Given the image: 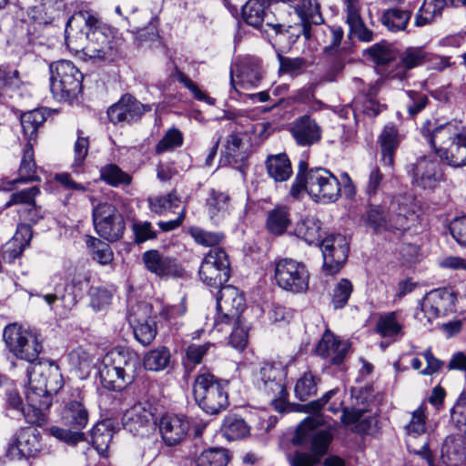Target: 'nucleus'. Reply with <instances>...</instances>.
<instances>
[{"label": "nucleus", "mask_w": 466, "mask_h": 466, "mask_svg": "<svg viewBox=\"0 0 466 466\" xmlns=\"http://www.w3.org/2000/svg\"><path fill=\"white\" fill-rule=\"evenodd\" d=\"M377 331L385 338H396L402 335V325L396 312L381 315L376 325Z\"/></svg>", "instance_id": "obj_46"}, {"label": "nucleus", "mask_w": 466, "mask_h": 466, "mask_svg": "<svg viewBox=\"0 0 466 466\" xmlns=\"http://www.w3.org/2000/svg\"><path fill=\"white\" fill-rule=\"evenodd\" d=\"M410 16V11L390 9L384 13L382 16V23L390 31L396 32L404 30Z\"/></svg>", "instance_id": "obj_51"}, {"label": "nucleus", "mask_w": 466, "mask_h": 466, "mask_svg": "<svg viewBox=\"0 0 466 466\" xmlns=\"http://www.w3.org/2000/svg\"><path fill=\"white\" fill-rule=\"evenodd\" d=\"M451 417L459 431H466V389L451 409Z\"/></svg>", "instance_id": "obj_64"}, {"label": "nucleus", "mask_w": 466, "mask_h": 466, "mask_svg": "<svg viewBox=\"0 0 466 466\" xmlns=\"http://www.w3.org/2000/svg\"><path fill=\"white\" fill-rule=\"evenodd\" d=\"M287 4H292V6L299 17L304 32L309 25H319L323 21L320 13L319 0H292Z\"/></svg>", "instance_id": "obj_31"}, {"label": "nucleus", "mask_w": 466, "mask_h": 466, "mask_svg": "<svg viewBox=\"0 0 466 466\" xmlns=\"http://www.w3.org/2000/svg\"><path fill=\"white\" fill-rule=\"evenodd\" d=\"M63 387V379L57 364L51 360L35 363L28 371V398L33 401L40 400V395L56 394Z\"/></svg>", "instance_id": "obj_6"}, {"label": "nucleus", "mask_w": 466, "mask_h": 466, "mask_svg": "<svg viewBox=\"0 0 466 466\" xmlns=\"http://www.w3.org/2000/svg\"><path fill=\"white\" fill-rule=\"evenodd\" d=\"M25 399L27 406L21 410V414L25 417V420L30 424L42 425L45 420L44 411L52 405V397L49 395H40V400L33 401L28 398V391L25 392Z\"/></svg>", "instance_id": "obj_36"}, {"label": "nucleus", "mask_w": 466, "mask_h": 466, "mask_svg": "<svg viewBox=\"0 0 466 466\" xmlns=\"http://www.w3.org/2000/svg\"><path fill=\"white\" fill-rule=\"evenodd\" d=\"M89 276L87 273H76L72 279L70 284L66 286V291L69 293L62 296L65 302L66 311H69L77 302L78 299L84 294L88 287Z\"/></svg>", "instance_id": "obj_41"}, {"label": "nucleus", "mask_w": 466, "mask_h": 466, "mask_svg": "<svg viewBox=\"0 0 466 466\" xmlns=\"http://www.w3.org/2000/svg\"><path fill=\"white\" fill-rule=\"evenodd\" d=\"M218 315L215 326L229 325L233 319L242 318L240 312L245 308V299L233 286H221L217 295Z\"/></svg>", "instance_id": "obj_15"}, {"label": "nucleus", "mask_w": 466, "mask_h": 466, "mask_svg": "<svg viewBox=\"0 0 466 466\" xmlns=\"http://www.w3.org/2000/svg\"><path fill=\"white\" fill-rule=\"evenodd\" d=\"M88 419V411L80 400H71L63 409L62 420L64 423L77 431H81L87 425Z\"/></svg>", "instance_id": "obj_32"}, {"label": "nucleus", "mask_w": 466, "mask_h": 466, "mask_svg": "<svg viewBox=\"0 0 466 466\" xmlns=\"http://www.w3.org/2000/svg\"><path fill=\"white\" fill-rule=\"evenodd\" d=\"M321 223L314 217H307L297 223L294 234L309 244L317 243L320 238Z\"/></svg>", "instance_id": "obj_42"}, {"label": "nucleus", "mask_w": 466, "mask_h": 466, "mask_svg": "<svg viewBox=\"0 0 466 466\" xmlns=\"http://www.w3.org/2000/svg\"><path fill=\"white\" fill-rule=\"evenodd\" d=\"M101 364L112 366L116 370H122V372L127 377L130 375L136 376L137 369L139 366L137 358L129 350L121 348H116L108 351L103 357Z\"/></svg>", "instance_id": "obj_27"}, {"label": "nucleus", "mask_w": 466, "mask_h": 466, "mask_svg": "<svg viewBox=\"0 0 466 466\" xmlns=\"http://www.w3.org/2000/svg\"><path fill=\"white\" fill-rule=\"evenodd\" d=\"M100 178L113 187L129 185L132 180L130 175L122 171V169L115 164H108L101 167Z\"/></svg>", "instance_id": "obj_50"}, {"label": "nucleus", "mask_w": 466, "mask_h": 466, "mask_svg": "<svg viewBox=\"0 0 466 466\" xmlns=\"http://www.w3.org/2000/svg\"><path fill=\"white\" fill-rule=\"evenodd\" d=\"M337 392V390H329L320 399L304 406V410L313 415L305 418L298 425L292 443L302 447L309 446L312 453L295 452L289 461L291 466H315L328 451L333 439L334 427L325 420L319 411Z\"/></svg>", "instance_id": "obj_2"}, {"label": "nucleus", "mask_w": 466, "mask_h": 466, "mask_svg": "<svg viewBox=\"0 0 466 466\" xmlns=\"http://www.w3.org/2000/svg\"><path fill=\"white\" fill-rule=\"evenodd\" d=\"M291 364L264 362L254 372V382L272 401L284 400L287 396L285 379L287 369Z\"/></svg>", "instance_id": "obj_10"}, {"label": "nucleus", "mask_w": 466, "mask_h": 466, "mask_svg": "<svg viewBox=\"0 0 466 466\" xmlns=\"http://www.w3.org/2000/svg\"><path fill=\"white\" fill-rule=\"evenodd\" d=\"M221 432L228 441H236L245 437L249 432V427L242 418L231 414L224 419Z\"/></svg>", "instance_id": "obj_43"}, {"label": "nucleus", "mask_w": 466, "mask_h": 466, "mask_svg": "<svg viewBox=\"0 0 466 466\" xmlns=\"http://www.w3.org/2000/svg\"><path fill=\"white\" fill-rule=\"evenodd\" d=\"M229 259L225 250L210 249L200 265L199 277L208 286L221 287L229 279Z\"/></svg>", "instance_id": "obj_12"}, {"label": "nucleus", "mask_w": 466, "mask_h": 466, "mask_svg": "<svg viewBox=\"0 0 466 466\" xmlns=\"http://www.w3.org/2000/svg\"><path fill=\"white\" fill-rule=\"evenodd\" d=\"M261 79V61L256 57H245L230 69V84L238 93L257 87Z\"/></svg>", "instance_id": "obj_17"}, {"label": "nucleus", "mask_w": 466, "mask_h": 466, "mask_svg": "<svg viewBox=\"0 0 466 466\" xmlns=\"http://www.w3.org/2000/svg\"><path fill=\"white\" fill-rule=\"evenodd\" d=\"M169 360V350L166 347H161L149 351L145 356L144 365L149 370L158 371L167 368Z\"/></svg>", "instance_id": "obj_54"}, {"label": "nucleus", "mask_w": 466, "mask_h": 466, "mask_svg": "<svg viewBox=\"0 0 466 466\" xmlns=\"http://www.w3.org/2000/svg\"><path fill=\"white\" fill-rule=\"evenodd\" d=\"M50 89L58 100H72L82 91L83 75L68 60L54 62L49 66Z\"/></svg>", "instance_id": "obj_5"}, {"label": "nucleus", "mask_w": 466, "mask_h": 466, "mask_svg": "<svg viewBox=\"0 0 466 466\" xmlns=\"http://www.w3.org/2000/svg\"><path fill=\"white\" fill-rule=\"evenodd\" d=\"M291 133L299 146L309 147L321 139L322 129L315 119L304 115L295 121Z\"/></svg>", "instance_id": "obj_26"}, {"label": "nucleus", "mask_w": 466, "mask_h": 466, "mask_svg": "<svg viewBox=\"0 0 466 466\" xmlns=\"http://www.w3.org/2000/svg\"><path fill=\"white\" fill-rule=\"evenodd\" d=\"M148 202L152 212L162 215L177 208L181 200L175 192H170L166 196L149 198Z\"/></svg>", "instance_id": "obj_53"}, {"label": "nucleus", "mask_w": 466, "mask_h": 466, "mask_svg": "<svg viewBox=\"0 0 466 466\" xmlns=\"http://www.w3.org/2000/svg\"><path fill=\"white\" fill-rule=\"evenodd\" d=\"M266 167L269 177L277 182L288 180L292 174L291 163L286 154L269 156Z\"/></svg>", "instance_id": "obj_39"}, {"label": "nucleus", "mask_w": 466, "mask_h": 466, "mask_svg": "<svg viewBox=\"0 0 466 466\" xmlns=\"http://www.w3.org/2000/svg\"><path fill=\"white\" fill-rule=\"evenodd\" d=\"M323 269L327 274L333 275L340 269L348 258L349 244L341 234L329 235L321 242Z\"/></svg>", "instance_id": "obj_18"}, {"label": "nucleus", "mask_w": 466, "mask_h": 466, "mask_svg": "<svg viewBox=\"0 0 466 466\" xmlns=\"http://www.w3.org/2000/svg\"><path fill=\"white\" fill-rule=\"evenodd\" d=\"M246 134L232 133L229 135L224 145L223 153L230 163L242 164L248 156V145L245 142Z\"/></svg>", "instance_id": "obj_34"}, {"label": "nucleus", "mask_w": 466, "mask_h": 466, "mask_svg": "<svg viewBox=\"0 0 466 466\" xmlns=\"http://www.w3.org/2000/svg\"><path fill=\"white\" fill-rule=\"evenodd\" d=\"M230 197L228 194L211 189L206 199V208L211 220L218 221L228 211Z\"/></svg>", "instance_id": "obj_40"}, {"label": "nucleus", "mask_w": 466, "mask_h": 466, "mask_svg": "<svg viewBox=\"0 0 466 466\" xmlns=\"http://www.w3.org/2000/svg\"><path fill=\"white\" fill-rule=\"evenodd\" d=\"M93 222L96 233L109 241L117 240L125 229V222L115 206L99 203L93 208Z\"/></svg>", "instance_id": "obj_13"}, {"label": "nucleus", "mask_w": 466, "mask_h": 466, "mask_svg": "<svg viewBox=\"0 0 466 466\" xmlns=\"http://www.w3.org/2000/svg\"><path fill=\"white\" fill-rule=\"evenodd\" d=\"M381 160L386 167H393L395 152L400 142V136L394 126H386L380 138Z\"/></svg>", "instance_id": "obj_33"}, {"label": "nucleus", "mask_w": 466, "mask_h": 466, "mask_svg": "<svg viewBox=\"0 0 466 466\" xmlns=\"http://www.w3.org/2000/svg\"><path fill=\"white\" fill-rule=\"evenodd\" d=\"M445 5L446 0H424L416 15L415 25L423 26L431 23L435 17L441 15Z\"/></svg>", "instance_id": "obj_45"}, {"label": "nucleus", "mask_w": 466, "mask_h": 466, "mask_svg": "<svg viewBox=\"0 0 466 466\" xmlns=\"http://www.w3.org/2000/svg\"><path fill=\"white\" fill-rule=\"evenodd\" d=\"M242 17L248 25L266 33L269 30L276 34L282 31V25L268 9L267 0H248L242 8Z\"/></svg>", "instance_id": "obj_16"}, {"label": "nucleus", "mask_w": 466, "mask_h": 466, "mask_svg": "<svg viewBox=\"0 0 466 466\" xmlns=\"http://www.w3.org/2000/svg\"><path fill=\"white\" fill-rule=\"evenodd\" d=\"M233 329L229 335V344L238 350H243L248 343V324L243 318L232 320Z\"/></svg>", "instance_id": "obj_52"}, {"label": "nucleus", "mask_w": 466, "mask_h": 466, "mask_svg": "<svg viewBox=\"0 0 466 466\" xmlns=\"http://www.w3.org/2000/svg\"><path fill=\"white\" fill-rule=\"evenodd\" d=\"M229 461L227 450L209 449L203 451L196 461V466H226Z\"/></svg>", "instance_id": "obj_55"}, {"label": "nucleus", "mask_w": 466, "mask_h": 466, "mask_svg": "<svg viewBox=\"0 0 466 466\" xmlns=\"http://www.w3.org/2000/svg\"><path fill=\"white\" fill-rule=\"evenodd\" d=\"M4 339L7 348L16 358L28 362L37 360L43 349L42 339L36 331L23 329L16 324L5 327Z\"/></svg>", "instance_id": "obj_8"}, {"label": "nucleus", "mask_w": 466, "mask_h": 466, "mask_svg": "<svg viewBox=\"0 0 466 466\" xmlns=\"http://www.w3.org/2000/svg\"><path fill=\"white\" fill-rule=\"evenodd\" d=\"M150 110V106L143 105L131 96L126 95L123 96L117 103L108 108L107 116L113 123H129L137 121L145 112Z\"/></svg>", "instance_id": "obj_22"}, {"label": "nucleus", "mask_w": 466, "mask_h": 466, "mask_svg": "<svg viewBox=\"0 0 466 466\" xmlns=\"http://www.w3.org/2000/svg\"><path fill=\"white\" fill-rule=\"evenodd\" d=\"M307 192L316 202H335L340 197L339 181L325 168L310 169L307 172Z\"/></svg>", "instance_id": "obj_11"}, {"label": "nucleus", "mask_w": 466, "mask_h": 466, "mask_svg": "<svg viewBox=\"0 0 466 466\" xmlns=\"http://www.w3.org/2000/svg\"><path fill=\"white\" fill-rule=\"evenodd\" d=\"M406 96L405 106L410 116L418 115L429 103L428 96L422 92L410 90L406 92Z\"/></svg>", "instance_id": "obj_60"}, {"label": "nucleus", "mask_w": 466, "mask_h": 466, "mask_svg": "<svg viewBox=\"0 0 466 466\" xmlns=\"http://www.w3.org/2000/svg\"><path fill=\"white\" fill-rule=\"evenodd\" d=\"M66 44L76 54L90 60L114 59L117 50L113 30L89 11L74 14L66 23Z\"/></svg>", "instance_id": "obj_1"}, {"label": "nucleus", "mask_w": 466, "mask_h": 466, "mask_svg": "<svg viewBox=\"0 0 466 466\" xmlns=\"http://www.w3.org/2000/svg\"><path fill=\"white\" fill-rule=\"evenodd\" d=\"M188 232L198 244L205 247L218 245L224 238L220 232L207 231L198 227L190 228Z\"/></svg>", "instance_id": "obj_61"}, {"label": "nucleus", "mask_w": 466, "mask_h": 466, "mask_svg": "<svg viewBox=\"0 0 466 466\" xmlns=\"http://www.w3.org/2000/svg\"><path fill=\"white\" fill-rule=\"evenodd\" d=\"M36 164L35 162L33 143H27L22 156L19 167V180L33 181L36 179Z\"/></svg>", "instance_id": "obj_49"}, {"label": "nucleus", "mask_w": 466, "mask_h": 466, "mask_svg": "<svg viewBox=\"0 0 466 466\" xmlns=\"http://www.w3.org/2000/svg\"><path fill=\"white\" fill-rule=\"evenodd\" d=\"M368 54L379 65H386L395 58V52L386 43L376 44L368 49Z\"/></svg>", "instance_id": "obj_63"}, {"label": "nucleus", "mask_w": 466, "mask_h": 466, "mask_svg": "<svg viewBox=\"0 0 466 466\" xmlns=\"http://www.w3.org/2000/svg\"><path fill=\"white\" fill-rule=\"evenodd\" d=\"M413 186L425 190H434L445 180L440 161L431 157H420L410 166Z\"/></svg>", "instance_id": "obj_14"}, {"label": "nucleus", "mask_w": 466, "mask_h": 466, "mask_svg": "<svg viewBox=\"0 0 466 466\" xmlns=\"http://www.w3.org/2000/svg\"><path fill=\"white\" fill-rule=\"evenodd\" d=\"M329 44L324 47L326 56L334 57L332 63L336 70L342 69L345 60V52L339 48L343 37V30L340 26H331L329 28L327 35Z\"/></svg>", "instance_id": "obj_38"}, {"label": "nucleus", "mask_w": 466, "mask_h": 466, "mask_svg": "<svg viewBox=\"0 0 466 466\" xmlns=\"http://www.w3.org/2000/svg\"><path fill=\"white\" fill-rule=\"evenodd\" d=\"M184 137L180 130L169 128L156 146V152L161 154L173 151L183 145Z\"/></svg>", "instance_id": "obj_56"}, {"label": "nucleus", "mask_w": 466, "mask_h": 466, "mask_svg": "<svg viewBox=\"0 0 466 466\" xmlns=\"http://www.w3.org/2000/svg\"><path fill=\"white\" fill-rule=\"evenodd\" d=\"M172 76L175 77L180 83H182L191 92V94L197 100L203 101L211 106L215 104L216 100L214 98L208 96L204 91H202L198 86L196 83H194L184 73L178 70L177 67L174 68Z\"/></svg>", "instance_id": "obj_58"}, {"label": "nucleus", "mask_w": 466, "mask_h": 466, "mask_svg": "<svg viewBox=\"0 0 466 466\" xmlns=\"http://www.w3.org/2000/svg\"><path fill=\"white\" fill-rule=\"evenodd\" d=\"M32 238L31 228L27 225L17 227L16 232L4 247L3 258L12 263L20 257L24 249L29 245Z\"/></svg>", "instance_id": "obj_30"}, {"label": "nucleus", "mask_w": 466, "mask_h": 466, "mask_svg": "<svg viewBox=\"0 0 466 466\" xmlns=\"http://www.w3.org/2000/svg\"><path fill=\"white\" fill-rule=\"evenodd\" d=\"M353 291V285L348 279H341L334 287L332 304L335 309H342Z\"/></svg>", "instance_id": "obj_59"}, {"label": "nucleus", "mask_w": 466, "mask_h": 466, "mask_svg": "<svg viewBox=\"0 0 466 466\" xmlns=\"http://www.w3.org/2000/svg\"><path fill=\"white\" fill-rule=\"evenodd\" d=\"M430 126V122L423 125L421 134L440 161L453 168L466 167V129L462 123L434 124L432 128Z\"/></svg>", "instance_id": "obj_3"}, {"label": "nucleus", "mask_w": 466, "mask_h": 466, "mask_svg": "<svg viewBox=\"0 0 466 466\" xmlns=\"http://www.w3.org/2000/svg\"><path fill=\"white\" fill-rule=\"evenodd\" d=\"M448 436L441 447V458L449 466H458L466 458V431Z\"/></svg>", "instance_id": "obj_28"}, {"label": "nucleus", "mask_w": 466, "mask_h": 466, "mask_svg": "<svg viewBox=\"0 0 466 466\" xmlns=\"http://www.w3.org/2000/svg\"><path fill=\"white\" fill-rule=\"evenodd\" d=\"M291 224L289 208L279 205L268 212L266 219L267 230L275 236L283 235Z\"/></svg>", "instance_id": "obj_37"}, {"label": "nucleus", "mask_w": 466, "mask_h": 466, "mask_svg": "<svg viewBox=\"0 0 466 466\" xmlns=\"http://www.w3.org/2000/svg\"><path fill=\"white\" fill-rule=\"evenodd\" d=\"M142 260L146 268L158 277L177 276L181 271L176 258L167 256L157 249L144 252Z\"/></svg>", "instance_id": "obj_24"}, {"label": "nucleus", "mask_w": 466, "mask_h": 466, "mask_svg": "<svg viewBox=\"0 0 466 466\" xmlns=\"http://www.w3.org/2000/svg\"><path fill=\"white\" fill-rule=\"evenodd\" d=\"M46 121L44 113L39 109L31 110L21 115L20 122L27 143L36 137L39 127Z\"/></svg>", "instance_id": "obj_44"}, {"label": "nucleus", "mask_w": 466, "mask_h": 466, "mask_svg": "<svg viewBox=\"0 0 466 466\" xmlns=\"http://www.w3.org/2000/svg\"><path fill=\"white\" fill-rule=\"evenodd\" d=\"M318 378L311 372H304L296 381L295 396L300 400H306L317 392Z\"/></svg>", "instance_id": "obj_47"}, {"label": "nucleus", "mask_w": 466, "mask_h": 466, "mask_svg": "<svg viewBox=\"0 0 466 466\" xmlns=\"http://www.w3.org/2000/svg\"><path fill=\"white\" fill-rule=\"evenodd\" d=\"M135 319L129 317V322L133 325V332L136 339L143 346L149 345L157 335V328L154 322L135 323Z\"/></svg>", "instance_id": "obj_57"}, {"label": "nucleus", "mask_w": 466, "mask_h": 466, "mask_svg": "<svg viewBox=\"0 0 466 466\" xmlns=\"http://www.w3.org/2000/svg\"><path fill=\"white\" fill-rule=\"evenodd\" d=\"M350 344L337 338L329 330H326L316 347V353L332 365L343 362Z\"/></svg>", "instance_id": "obj_23"}, {"label": "nucleus", "mask_w": 466, "mask_h": 466, "mask_svg": "<svg viewBox=\"0 0 466 466\" xmlns=\"http://www.w3.org/2000/svg\"><path fill=\"white\" fill-rule=\"evenodd\" d=\"M189 429L187 418L177 415H165L159 424V431L164 442L174 446L185 440Z\"/></svg>", "instance_id": "obj_25"}, {"label": "nucleus", "mask_w": 466, "mask_h": 466, "mask_svg": "<svg viewBox=\"0 0 466 466\" xmlns=\"http://www.w3.org/2000/svg\"><path fill=\"white\" fill-rule=\"evenodd\" d=\"M228 382L205 371L193 383V395L198 406L208 415H218L228 406Z\"/></svg>", "instance_id": "obj_4"}, {"label": "nucleus", "mask_w": 466, "mask_h": 466, "mask_svg": "<svg viewBox=\"0 0 466 466\" xmlns=\"http://www.w3.org/2000/svg\"><path fill=\"white\" fill-rule=\"evenodd\" d=\"M274 279L281 289L293 294L305 293L309 289L307 266L292 258H280L275 262Z\"/></svg>", "instance_id": "obj_9"}, {"label": "nucleus", "mask_w": 466, "mask_h": 466, "mask_svg": "<svg viewBox=\"0 0 466 466\" xmlns=\"http://www.w3.org/2000/svg\"><path fill=\"white\" fill-rule=\"evenodd\" d=\"M412 213L410 208L400 201V198H395L390 203L388 214L385 213L383 207L370 204L364 219L375 232H382L390 228L404 230L409 228L408 217Z\"/></svg>", "instance_id": "obj_7"}, {"label": "nucleus", "mask_w": 466, "mask_h": 466, "mask_svg": "<svg viewBox=\"0 0 466 466\" xmlns=\"http://www.w3.org/2000/svg\"><path fill=\"white\" fill-rule=\"evenodd\" d=\"M40 451V435L35 428L20 429L9 442L6 454L13 460L35 457Z\"/></svg>", "instance_id": "obj_20"}, {"label": "nucleus", "mask_w": 466, "mask_h": 466, "mask_svg": "<svg viewBox=\"0 0 466 466\" xmlns=\"http://www.w3.org/2000/svg\"><path fill=\"white\" fill-rule=\"evenodd\" d=\"M456 293L451 289H438L423 298L420 308L429 321L455 310Z\"/></svg>", "instance_id": "obj_19"}, {"label": "nucleus", "mask_w": 466, "mask_h": 466, "mask_svg": "<svg viewBox=\"0 0 466 466\" xmlns=\"http://www.w3.org/2000/svg\"><path fill=\"white\" fill-rule=\"evenodd\" d=\"M109 426V421H103L92 429V442L100 454H104L107 451L113 438V431Z\"/></svg>", "instance_id": "obj_48"}, {"label": "nucleus", "mask_w": 466, "mask_h": 466, "mask_svg": "<svg viewBox=\"0 0 466 466\" xmlns=\"http://www.w3.org/2000/svg\"><path fill=\"white\" fill-rule=\"evenodd\" d=\"M153 417L151 406L148 403L139 402L124 412L122 425L134 436H143L151 428Z\"/></svg>", "instance_id": "obj_21"}, {"label": "nucleus", "mask_w": 466, "mask_h": 466, "mask_svg": "<svg viewBox=\"0 0 466 466\" xmlns=\"http://www.w3.org/2000/svg\"><path fill=\"white\" fill-rule=\"evenodd\" d=\"M87 245L93 248V259L101 265H107L113 260V252L108 244L96 238H90Z\"/></svg>", "instance_id": "obj_62"}, {"label": "nucleus", "mask_w": 466, "mask_h": 466, "mask_svg": "<svg viewBox=\"0 0 466 466\" xmlns=\"http://www.w3.org/2000/svg\"><path fill=\"white\" fill-rule=\"evenodd\" d=\"M99 375L102 385L106 389L114 391L124 390L134 381L136 377L130 375L127 380V377L122 372V370H116L112 366H105L104 364H101L99 368Z\"/></svg>", "instance_id": "obj_35"}, {"label": "nucleus", "mask_w": 466, "mask_h": 466, "mask_svg": "<svg viewBox=\"0 0 466 466\" xmlns=\"http://www.w3.org/2000/svg\"><path fill=\"white\" fill-rule=\"evenodd\" d=\"M430 59V54L422 46H410L400 55V66L395 73L391 74V78L400 81L407 77V70H410L422 65Z\"/></svg>", "instance_id": "obj_29"}]
</instances>
